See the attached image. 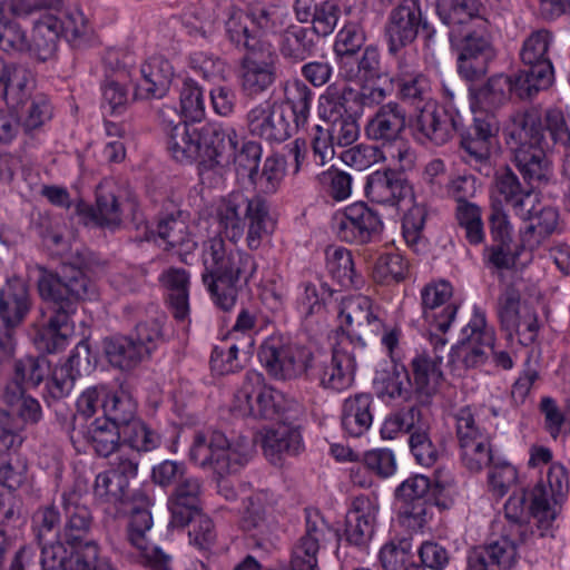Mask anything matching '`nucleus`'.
I'll list each match as a JSON object with an SVG mask.
<instances>
[{
  "instance_id": "1",
  "label": "nucleus",
  "mask_w": 570,
  "mask_h": 570,
  "mask_svg": "<svg viewBox=\"0 0 570 570\" xmlns=\"http://www.w3.org/2000/svg\"><path fill=\"white\" fill-rule=\"evenodd\" d=\"M39 271L38 291L50 313L47 332L58 345V341H65L72 332L70 317L77 304L91 299L96 288L85 273L71 264L62 265L60 272H51L42 266Z\"/></svg>"
},
{
  "instance_id": "2",
  "label": "nucleus",
  "mask_w": 570,
  "mask_h": 570,
  "mask_svg": "<svg viewBox=\"0 0 570 570\" xmlns=\"http://www.w3.org/2000/svg\"><path fill=\"white\" fill-rule=\"evenodd\" d=\"M203 282L215 303L229 311L236 303L238 289L254 276L257 264L252 255L236 249L220 236L203 245Z\"/></svg>"
},
{
  "instance_id": "3",
  "label": "nucleus",
  "mask_w": 570,
  "mask_h": 570,
  "mask_svg": "<svg viewBox=\"0 0 570 570\" xmlns=\"http://www.w3.org/2000/svg\"><path fill=\"white\" fill-rule=\"evenodd\" d=\"M504 135L523 181L530 184L533 189L547 184L552 177V167L540 146L542 125L537 112L519 111L511 115Z\"/></svg>"
},
{
  "instance_id": "4",
  "label": "nucleus",
  "mask_w": 570,
  "mask_h": 570,
  "mask_svg": "<svg viewBox=\"0 0 570 570\" xmlns=\"http://www.w3.org/2000/svg\"><path fill=\"white\" fill-rule=\"evenodd\" d=\"M216 216L232 242L239 239L247 226L246 244L250 249H257L271 232L268 205L261 196L247 198L240 193L230 194L219 204Z\"/></svg>"
},
{
  "instance_id": "5",
  "label": "nucleus",
  "mask_w": 570,
  "mask_h": 570,
  "mask_svg": "<svg viewBox=\"0 0 570 570\" xmlns=\"http://www.w3.org/2000/svg\"><path fill=\"white\" fill-rule=\"evenodd\" d=\"M254 445L247 438L230 443L218 431L196 432L189 450L190 460L203 469H210L219 476L236 473L253 454Z\"/></svg>"
},
{
  "instance_id": "6",
  "label": "nucleus",
  "mask_w": 570,
  "mask_h": 570,
  "mask_svg": "<svg viewBox=\"0 0 570 570\" xmlns=\"http://www.w3.org/2000/svg\"><path fill=\"white\" fill-rule=\"evenodd\" d=\"M292 403L282 392L267 386L261 373L250 371L234 394L230 412L239 417L273 420L289 410Z\"/></svg>"
},
{
  "instance_id": "7",
  "label": "nucleus",
  "mask_w": 570,
  "mask_h": 570,
  "mask_svg": "<svg viewBox=\"0 0 570 570\" xmlns=\"http://www.w3.org/2000/svg\"><path fill=\"white\" fill-rule=\"evenodd\" d=\"M569 494V476L566 468L560 463L549 466L546 476H542L530 493L529 510L537 525L540 537L546 535L562 504Z\"/></svg>"
},
{
  "instance_id": "8",
  "label": "nucleus",
  "mask_w": 570,
  "mask_h": 570,
  "mask_svg": "<svg viewBox=\"0 0 570 570\" xmlns=\"http://www.w3.org/2000/svg\"><path fill=\"white\" fill-rule=\"evenodd\" d=\"M259 361L266 371L278 380H293L308 373L314 362L312 351L305 346L284 343L271 337L261 346Z\"/></svg>"
},
{
  "instance_id": "9",
  "label": "nucleus",
  "mask_w": 570,
  "mask_h": 570,
  "mask_svg": "<svg viewBox=\"0 0 570 570\" xmlns=\"http://www.w3.org/2000/svg\"><path fill=\"white\" fill-rule=\"evenodd\" d=\"M413 137L422 144L443 146L453 135L464 128L463 117L458 108L440 107L436 102L414 112L410 117Z\"/></svg>"
},
{
  "instance_id": "10",
  "label": "nucleus",
  "mask_w": 570,
  "mask_h": 570,
  "mask_svg": "<svg viewBox=\"0 0 570 570\" xmlns=\"http://www.w3.org/2000/svg\"><path fill=\"white\" fill-rule=\"evenodd\" d=\"M455 421L461 462L470 472H480L493 462L491 436L476 423L469 407L460 409Z\"/></svg>"
},
{
  "instance_id": "11",
  "label": "nucleus",
  "mask_w": 570,
  "mask_h": 570,
  "mask_svg": "<svg viewBox=\"0 0 570 570\" xmlns=\"http://www.w3.org/2000/svg\"><path fill=\"white\" fill-rule=\"evenodd\" d=\"M340 317L343 328L340 340H347L353 348H363L384 328L367 296L354 295L344 298L340 307Z\"/></svg>"
},
{
  "instance_id": "12",
  "label": "nucleus",
  "mask_w": 570,
  "mask_h": 570,
  "mask_svg": "<svg viewBox=\"0 0 570 570\" xmlns=\"http://www.w3.org/2000/svg\"><path fill=\"white\" fill-rule=\"evenodd\" d=\"M137 502L131 508L127 539L135 547L140 556L154 570H171L169 567L170 558L157 547H149L148 532L153 527V517L149 511L150 500L142 493L137 492L132 495Z\"/></svg>"
},
{
  "instance_id": "13",
  "label": "nucleus",
  "mask_w": 570,
  "mask_h": 570,
  "mask_svg": "<svg viewBox=\"0 0 570 570\" xmlns=\"http://www.w3.org/2000/svg\"><path fill=\"white\" fill-rule=\"evenodd\" d=\"M189 215L173 204H169L159 214L156 229L146 227L145 240L155 239L157 236L165 244V250H174L181 262L187 263V256L195 252L197 242L188 232Z\"/></svg>"
},
{
  "instance_id": "14",
  "label": "nucleus",
  "mask_w": 570,
  "mask_h": 570,
  "mask_svg": "<svg viewBox=\"0 0 570 570\" xmlns=\"http://www.w3.org/2000/svg\"><path fill=\"white\" fill-rule=\"evenodd\" d=\"M333 229L342 242L366 244L381 234L383 223L365 203H355L335 214Z\"/></svg>"
},
{
  "instance_id": "15",
  "label": "nucleus",
  "mask_w": 570,
  "mask_h": 570,
  "mask_svg": "<svg viewBox=\"0 0 570 570\" xmlns=\"http://www.w3.org/2000/svg\"><path fill=\"white\" fill-rule=\"evenodd\" d=\"M422 24L420 0H401L391 9L384 24V38L390 55L396 56L417 37Z\"/></svg>"
},
{
  "instance_id": "16",
  "label": "nucleus",
  "mask_w": 570,
  "mask_h": 570,
  "mask_svg": "<svg viewBox=\"0 0 570 570\" xmlns=\"http://www.w3.org/2000/svg\"><path fill=\"white\" fill-rule=\"evenodd\" d=\"M347 340H340L331 357L312 362L311 375L325 389L343 391L354 381L355 353Z\"/></svg>"
},
{
  "instance_id": "17",
  "label": "nucleus",
  "mask_w": 570,
  "mask_h": 570,
  "mask_svg": "<svg viewBox=\"0 0 570 570\" xmlns=\"http://www.w3.org/2000/svg\"><path fill=\"white\" fill-rule=\"evenodd\" d=\"M137 472L138 462L125 456H117L110 463V469L97 474L94 485L95 499L115 508L124 504L130 498L129 482L136 478Z\"/></svg>"
},
{
  "instance_id": "18",
  "label": "nucleus",
  "mask_w": 570,
  "mask_h": 570,
  "mask_svg": "<svg viewBox=\"0 0 570 570\" xmlns=\"http://www.w3.org/2000/svg\"><path fill=\"white\" fill-rule=\"evenodd\" d=\"M249 132L269 142H283L292 136L293 127L282 104L264 100L246 116Z\"/></svg>"
},
{
  "instance_id": "19",
  "label": "nucleus",
  "mask_w": 570,
  "mask_h": 570,
  "mask_svg": "<svg viewBox=\"0 0 570 570\" xmlns=\"http://www.w3.org/2000/svg\"><path fill=\"white\" fill-rule=\"evenodd\" d=\"M463 334L464 338L454 348L453 361H460L465 368L482 365L493 352L494 344V333L487 326L485 315L475 311Z\"/></svg>"
},
{
  "instance_id": "20",
  "label": "nucleus",
  "mask_w": 570,
  "mask_h": 570,
  "mask_svg": "<svg viewBox=\"0 0 570 570\" xmlns=\"http://www.w3.org/2000/svg\"><path fill=\"white\" fill-rule=\"evenodd\" d=\"M452 41H460L458 57L459 73L466 80H474L485 75L490 61L495 52L490 41L476 30L466 28L458 37H451Z\"/></svg>"
},
{
  "instance_id": "21",
  "label": "nucleus",
  "mask_w": 570,
  "mask_h": 570,
  "mask_svg": "<svg viewBox=\"0 0 570 570\" xmlns=\"http://www.w3.org/2000/svg\"><path fill=\"white\" fill-rule=\"evenodd\" d=\"M519 559L515 533L504 530L495 540L469 552V570H510Z\"/></svg>"
},
{
  "instance_id": "22",
  "label": "nucleus",
  "mask_w": 570,
  "mask_h": 570,
  "mask_svg": "<svg viewBox=\"0 0 570 570\" xmlns=\"http://www.w3.org/2000/svg\"><path fill=\"white\" fill-rule=\"evenodd\" d=\"M328 531V524L317 512H306L305 531L292 549V570H318V553Z\"/></svg>"
},
{
  "instance_id": "23",
  "label": "nucleus",
  "mask_w": 570,
  "mask_h": 570,
  "mask_svg": "<svg viewBox=\"0 0 570 570\" xmlns=\"http://www.w3.org/2000/svg\"><path fill=\"white\" fill-rule=\"evenodd\" d=\"M442 362V354L436 352L431 354L429 351L419 353L411 360L410 376L413 382L414 396L421 405L431 403L444 381Z\"/></svg>"
},
{
  "instance_id": "24",
  "label": "nucleus",
  "mask_w": 570,
  "mask_h": 570,
  "mask_svg": "<svg viewBox=\"0 0 570 570\" xmlns=\"http://www.w3.org/2000/svg\"><path fill=\"white\" fill-rule=\"evenodd\" d=\"M492 244L484 248V263L495 269L514 267L519 253L512 247L511 227L507 215L500 208H493L490 217Z\"/></svg>"
},
{
  "instance_id": "25",
  "label": "nucleus",
  "mask_w": 570,
  "mask_h": 570,
  "mask_svg": "<svg viewBox=\"0 0 570 570\" xmlns=\"http://www.w3.org/2000/svg\"><path fill=\"white\" fill-rule=\"evenodd\" d=\"M203 482L193 475H185L168 498L169 525L184 528L202 511Z\"/></svg>"
},
{
  "instance_id": "26",
  "label": "nucleus",
  "mask_w": 570,
  "mask_h": 570,
  "mask_svg": "<svg viewBox=\"0 0 570 570\" xmlns=\"http://www.w3.org/2000/svg\"><path fill=\"white\" fill-rule=\"evenodd\" d=\"M407 125L405 109L395 101L380 106L367 120L364 131L366 137L383 146L393 145L402 139Z\"/></svg>"
},
{
  "instance_id": "27",
  "label": "nucleus",
  "mask_w": 570,
  "mask_h": 570,
  "mask_svg": "<svg viewBox=\"0 0 570 570\" xmlns=\"http://www.w3.org/2000/svg\"><path fill=\"white\" fill-rule=\"evenodd\" d=\"M443 490V482L436 480L432 484L428 476L416 474L401 483L396 490V495L409 505L404 513L417 522H423L428 503L431 501L438 503L439 495Z\"/></svg>"
},
{
  "instance_id": "28",
  "label": "nucleus",
  "mask_w": 570,
  "mask_h": 570,
  "mask_svg": "<svg viewBox=\"0 0 570 570\" xmlns=\"http://www.w3.org/2000/svg\"><path fill=\"white\" fill-rule=\"evenodd\" d=\"M396 87L399 98L412 106L414 112L436 101L432 98V88L429 78L406 62L405 58L397 61V72L392 79Z\"/></svg>"
},
{
  "instance_id": "29",
  "label": "nucleus",
  "mask_w": 570,
  "mask_h": 570,
  "mask_svg": "<svg viewBox=\"0 0 570 570\" xmlns=\"http://www.w3.org/2000/svg\"><path fill=\"white\" fill-rule=\"evenodd\" d=\"M239 145L236 130L223 124L208 122L203 126V148L209 158V164L202 163L200 171L205 168L223 167L230 164L233 153Z\"/></svg>"
},
{
  "instance_id": "30",
  "label": "nucleus",
  "mask_w": 570,
  "mask_h": 570,
  "mask_svg": "<svg viewBox=\"0 0 570 570\" xmlns=\"http://www.w3.org/2000/svg\"><path fill=\"white\" fill-rule=\"evenodd\" d=\"M276 55L272 47H265L259 53L245 55L242 59V87L248 95L265 91L276 78Z\"/></svg>"
},
{
  "instance_id": "31",
  "label": "nucleus",
  "mask_w": 570,
  "mask_h": 570,
  "mask_svg": "<svg viewBox=\"0 0 570 570\" xmlns=\"http://www.w3.org/2000/svg\"><path fill=\"white\" fill-rule=\"evenodd\" d=\"M452 296V287L448 282L426 285L421 293L423 315L425 320L444 334L456 315V305L443 306Z\"/></svg>"
},
{
  "instance_id": "32",
  "label": "nucleus",
  "mask_w": 570,
  "mask_h": 570,
  "mask_svg": "<svg viewBox=\"0 0 570 570\" xmlns=\"http://www.w3.org/2000/svg\"><path fill=\"white\" fill-rule=\"evenodd\" d=\"M90 363V348L86 341L77 344L72 354L65 364L50 370V379L46 384L47 395L52 400H60L72 391L76 377L80 375V365Z\"/></svg>"
},
{
  "instance_id": "33",
  "label": "nucleus",
  "mask_w": 570,
  "mask_h": 570,
  "mask_svg": "<svg viewBox=\"0 0 570 570\" xmlns=\"http://www.w3.org/2000/svg\"><path fill=\"white\" fill-rule=\"evenodd\" d=\"M140 72L141 80L135 88L134 98H161L167 94L174 77V69L165 57L148 58L141 65Z\"/></svg>"
},
{
  "instance_id": "34",
  "label": "nucleus",
  "mask_w": 570,
  "mask_h": 570,
  "mask_svg": "<svg viewBox=\"0 0 570 570\" xmlns=\"http://www.w3.org/2000/svg\"><path fill=\"white\" fill-rule=\"evenodd\" d=\"M410 193L403 175L393 169L372 173L365 184V195L374 203L395 206Z\"/></svg>"
},
{
  "instance_id": "35",
  "label": "nucleus",
  "mask_w": 570,
  "mask_h": 570,
  "mask_svg": "<svg viewBox=\"0 0 570 570\" xmlns=\"http://www.w3.org/2000/svg\"><path fill=\"white\" fill-rule=\"evenodd\" d=\"M376 509L365 497L353 500L345 517V540L356 547H365L374 533Z\"/></svg>"
},
{
  "instance_id": "36",
  "label": "nucleus",
  "mask_w": 570,
  "mask_h": 570,
  "mask_svg": "<svg viewBox=\"0 0 570 570\" xmlns=\"http://www.w3.org/2000/svg\"><path fill=\"white\" fill-rule=\"evenodd\" d=\"M78 213L86 224L92 223L100 227L116 228L121 224L122 210L116 190L101 184L97 187L96 206L79 205Z\"/></svg>"
},
{
  "instance_id": "37",
  "label": "nucleus",
  "mask_w": 570,
  "mask_h": 570,
  "mask_svg": "<svg viewBox=\"0 0 570 570\" xmlns=\"http://www.w3.org/2000/svg\"><path fill=\"white\" fill-rule=\"evenodd\" d=\"M78 432H69L73 444L87 442L94 451L104 458L112 454L121 441L120 428L106 419H95L88 426H80Z\"/></svg>"
},
{
  "instance_id": "38",
  "label": "nucleus",
  "mask_w": 570,
  "mask_h": 570,
  "mask_svg": "<svg viewBox=\"0 0 570 570\" xmlns=\"http://www.w3.org/2000/svg\"><path fill=\"white\" fill-rule=\"evenodd\" d=\"M525 214L520 216L528 220V225L520 235L521 247L533 250L538 248L546 238L558 229L559 213L551 206L535 208L525 207Z\"/></svg>"
},
{
  "instance_id": "39",
  "label": "nucleus",
  "mask_w": 570,
  "mask_h": 570,
  "mask_svg": "<svg viewBox=\"0 0 570 570\" xmlns=\"http://www.w3.org/2000/svg\"><path fill=\"white\" fill-rule=\"evenodd\" d=\"M62 505L66 514L63 539L70 546L81 543L90 532L94 518L90 509L81 502L79 493H63Z\"/></svg>"
},
{
  "instance_id": "40",
  "label": "nucleus",
  "mask_w": 570,
  "mask_h": 570,
  "mask_svg": "<svg viewBox=\"0 0 570 570\" xmlns=\"http://www.w3.org/2000/svg\"><path fill=\"white\" fill-rule=\"evenodd\" d=\"M203 148V126L179 124L167 132V149L171 157L180 164H191Z\"/></svg>"
},
{
  "instance_id": "41",
  "label": "nucleus",
  "mask_w": 570,
  "mask_h": 570,
  "mask_svg": "<svg viewBox=\"0 0 570 570\" xmlns=\"http://www.w3.org/2000/svg\"><path fill=\"white\" fill-rule=\"evenodd\" d=\"M159 282L167 291L175 318L184 321L189 314V273L180 267H169L160 274Z\"/></svg>"
},
{
  "instance_id": "42",
  "label": "nucleus",
  "mask_w": 570,
  "mask_h": 570,
  "mask_svg": "<svg viewBox=\"0 0 570 570\" xmlns=\"http://www.w3.org/2000/svg\"><path fill=\"white\" fill-rule=\"evenodd\" d=\"M480 9V0H450L438 6V14L442 22L451 28L450 37H458L464 31L463 26H484V21L479 17Z\"/></svg>"
},
{
  "instance_id": "43",
  "label": "nucleus",
  "mask_w": 570,
  "mask_h": 570,
  "mask_svg": "<svg viewBox=\"0 0 570 570\" xmlns=\"http://www.w3.org/2000/svg\"><path fill=\"white\" fill-rule=\"evenodd\" d=\"M355 89L350 86H328L326 91L320 97L318 115L328 122L343 119L345 117H355L358 110L353 109Z\"/></svg>"
},
{
  "instance_id": "44",
  "label": "nucleus",
  "mask_w": 570,
  "mask_h": 570,
  "mask_svg": "<svg viewBox=\"0 0 570 570\" xmlns=\"http://www.w3.org/2000/svg\"><path fill=\"white\" fill-rule=\"evenodd\" d=\"M495 190L519 216H523L527 213L525 207L530 204L534 191L530 184L521 183L517 174L508 167L497 173Z\"/></svg>"
},
{
  "instance_id": "45",
  "label": "nucleus",
  "mask_w": 570,
  "mask_h": 570,
  "mask_svg": "<svg viewBox=\"0 0 570 570\" xmlns=\"http://www.w3.org/2000/svg\"><path fill=\"white\" fill-rule=\"evenodd\" d=\"M372 402L373 399L367 393H360L344 401L342 426L351 436H361L371 428L373 422Z\"/></svg>"
},
{
  "instance_id": "46",
  "label": "nucleus",
  "mask_w": 570,
  "mask_h": 570,
  "mask_svg": "<svg viewBox=\"0 0 570 570\" xmlns=\"http://www.w3.org/2000/svg\"><path fill=\"white\" fill-rule=\"evenodd\" d=\"M104 348L109 363L120 370H132L148 357L131 335L106 338Z\"/></svg>"
},
{
  "instance_id": "47",
  "label": "nucleus",
  "mask_w": 570,
  "mask_h": 570,
  "mask_svg": "<svg viewBox=\"0 0 570 570\" xmlns=\"http://www.w3.org/2000/svg\"><path fill=\"white\" fill-rule=\"evenodd\" d=\"M60 36L59 18L55 14H45L35 23L29 50L38 60L47 61L56 55Z\"/></svg>"
},
{
  "instance_id": "48",
  "label": "nucleus",
  "mask_w": 570,
  "mask_h": 570,
  "mask_svg": "<svg viewBox=\"0 0 570 570\" xmlns=\"http://www.w3.org/2000/svg\"><path fill=\"white\" fill-rule=\"evenodd\" d=\"M249 24H252V20L247 12H233L225 24L226 36L230 43L245 50V55L259 53L265 50V47H272L269 42L261 40L257 33L249 29Z\"/></svg>"
},
{
  "instance_id": "49",
  "label": "nucleus",
  "mask_w": 570,
  "mask_h": 570,
  "mask_svg": "<svg viewBox=\"0 0 570 570\" xmlns=\"http://www.w3.org/2000/svg\"><path fill=\"white\" fill-rule=\"evenodd\" d=\"M272 495L267 491H257L244 500L240 528L246 532L268 533V515L272 509Z\"/></svg>"
},
{
  "instance_id": "50",
  "label": "nucleus",
  "mask_w": 570,
  "mask_h": 570,
  "mask_svg": "<svg viewBox=\"0 0 570 570\" xmlns=\"http://www.w3.org/2000/svg\"><path fill=\"white\" fill-rule=\"evenodd\" d=\"M286 161L283 156L272 154L267 156L263 163L248 177V181L253 189L256 191L255 196L273 195L275 194L285 177Z\"/></svg>"
},
{
  "instance_id": "51",
  "label": "nucleus",
  "mask_w": 570,
  "mask_h": 570,
  "mask_svg": "<svg viewBox=\"0 0 570 570\" xmlns=\"http://www.w3.org/2000/svg\"><path fill=\"white\" fill-rule=\"evenodd\" d=\"M316 48L314 33L304 27L289 26L281 37L279 51L284 59L297 63L311 57Z\"/></svg>"
},
{
  "instance_id": "52",
  "label": "nucleus",
  "mask_w": 570,
  "mask_h": 570,
  "mask_svg": "<svg viewBox=\"0 0 570 570\" xmlns=\"http://www.w3.org/2000/svg\"><path fill=\"white\" fill-rule=\"evenodd\" d=\"M30 308L29 293L24 283L16 281L0 293V316L8 327L17 326Z\"/></svg>"
},
{
  "instance_id": "53",
  "label": "nucleus",
  "mask_w": 570,
  "mask_h": 570,
  "mask_svg": "<svg viewBox=\"0 0 570 570\" xmlns=\"http://www.w3.org/2000/svg\"><path fill=\"white\" fill-rule=\"evenodd\" d=\"M511 83V95L520 99H529L540 90L547 89L552 82V72L548 65H539L535 69L524 67V69L508 75Z\"/></svg>"
},
{
  "instance_id": "54",
  "label": "nucleus",
  "mask_w": 570,
  "mask_h": 570,
  "mask_svg": "<svg viewBox=\"0 0 570 570\" xmlns=\"http://www.w3.org/2000/svg\"><path fill=\"white\" fill-rule=\"evenodd\" d=\"M301 448L302 438L299 431L285 424L268 430L263 440L264 453L273 463H276L283 453L297 454Z\"/></svg>"
},
{
  "instance_id": "55",
  "label": "nucleus",
  "mask_w": 570,
  "mask_h": 570,
  "mask_svg": "<svg viewBox=\"0 0 570 570\" xmlns=\"http://www.w3.org/2000/svg\"><path fill=\"white\" fill-rule=\"evenodd\" d=\"M105 417L117 428H124L125 424L135 421L137 412V403L131 394L122 386L114 392L107 393L102 401Z\"/></svg>"
},
{
  "instance_id": "56",
  "label": "nucleus",
  "mask_w": 570,
  "mask_h": 570,
  "mask_svg": "<svg viewBox=\"0 0 570 570\" xmlns=\"http://www.w3.org/2000/svg\"><path fill=\"white\" fill-rule=\"evenodd\" d=\"M38 543L41 547L42 570H75L73 552L77 546L70 547L63 534Z\"/></svg>"
},
{
  "instance_id": "57",
  "label": "nucleus",
  "mask_w": 570,
  "mask_h": 570,
  "mask_svg": "<svg viewBox=\"0 0 570 570\" xmlns=\"http://www.w3.org/2000/svg\"><path fill=\"white\" fill-rule=\"evenodd\" d=\"M327 269L338 284L345 288L357 287L362 279L354 269L352 253L344 247L330 248L326 252Z\"/></svg>"
},
{
  "instance_id": "58",
  "label": "nucleus",
  "mask_w": 570,
  "mask_h": 570,
  "mask_svg": "<svg viewBox=\"0 0 570 570\" xmlns=\"http://www.w3.org/2000/svg\"><path fill=\"white\" fill-rule=\"evenodd\" d=\"M58 18L61 36L73 47L85 46L92 39L94 29L78 8L68 9Z\"/></svg>"
},
{
  "instance_id": "59",
  "label": "nucleus",
  "mask_w": 570,
  "mask_h": 570,
  "mask_svg": "<svg viewBox=\"0 0 570 570\" xmlns=\"http://www.w3.org/2000/svg\"><path fill=\"white\" fill-rule=\"evenodd\" d=\"M285 100L294 115L295 128L304 127L309 118L313 91L301 80H293L284 88Z\"/></svg>"
},
{
  "instance_id": "60",
  "label": "nucleus",
  "mask_w": 570,
  "mask_h": 570,
  "mask_svg": "<svg viewBox=\"0 0 570 570\" xmlns=\"http://www.w3.org/2000/svg\"><path fill=\"white\" fill-rule=\"evenodd\" d=\"M121 441L137 452H149L161 443L160 435L139 419L120 428Z\"/></svg>"
},
{
  "instance_id": "61",
  "label": "nucleus",
  "mask_w": 570,
  "mask_h": 570,
  "mask_svg": "<svg viewBox=\"0 0 570 570\" xmlns=\"http://www.w3.org/2000/svg\"><path fill=\"white\" fill-rule=\"evenodd\" d=\"M511 96V83L508 75L492 76L478 89L475 99L482 109L494 110L504 105Z\"/></svg>"
},
{
  "instance_id": "62",
  "label": "nucleus",
  "mask_w": 570,
  "mask_h": 570,
  "mask_svg": "<svg viewBox=\"0 0 570 570\" xmlns=\"http://www.w3.org/2000/svg\"><path fill=\"white\" fill-rule=\"evenodd\" d=\"M551 39L549 31L537 30L524 40L520 51L521 61L524 67L535 69L539 65H548L550 71L553 73L552 63L547 57Z\"/></svg>"
},
{
  "instance_id": "63",
  "label": "nucleus",
  "mask_w": 570,
  "mask_h": 570,
  "mask_svg": "<svg viewBox=\"0 0 570 570\" xmlns=\"http://www.w3.org/2000/svg\"><path fill=\"white\" fill-rule=\"evenodd\" d=\"M33 79L24 68L10 65L6 88L0 92L8 105L19 106L27 101L31 95Z\"/></svg>"
},
{
  "instance_id": "64",
  "label": "nucleus",
  "mask_w": 570,
  "mask_h": 570,
  "mask_svg": "<svg viewBox=\"0 0 570 570\" xmlns=\"http://www.w3.org/2000/svg\"><path fill=\"white\" fill-rule=\"evenodd\" d=\"M410 538H394L382 546L379 562L383 570H403L413 558Z\"/></svg>"
}]
</instances>
